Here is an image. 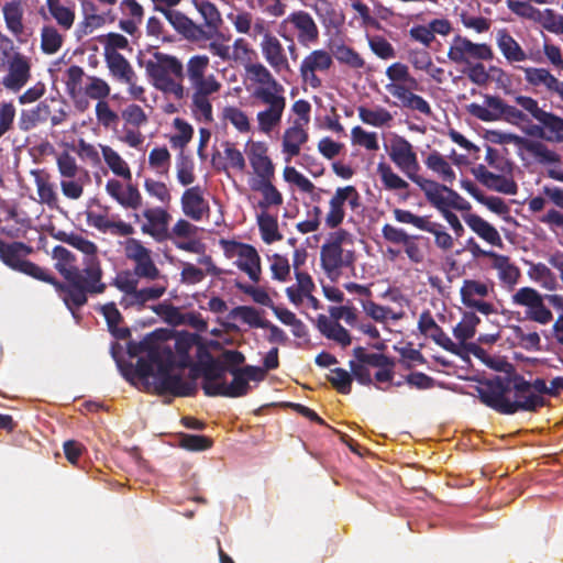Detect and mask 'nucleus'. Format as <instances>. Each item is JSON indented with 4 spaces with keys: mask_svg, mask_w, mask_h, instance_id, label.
I'll use <instances>...</instances> for the list:
<instances>
[{
    "mask_svg": "<svg viewBox=\"0 0 563 563\" xmlns=\"http://www.w3.org/2000/svg\"><path fill=\"white\" fill-rule=\"evenodd\" d=\"M475 390L483 405L500 415L536 412L545 406V399L531 393L529 380L519 374L484 379Z\"/></svg>",
    "mask_w": 563,
    "mask_h": 563,
    "instance_id": "nucleus-1",
    "label": "nucleus"
},
{
    "mask_svg": "<svg viewBox=\"0 0 563 563\" xmlns=\"http://www.w3.org/2000/svg\"><path fill=\"white\" fill-rule=\"evenodd\" d=\"M246 73L257 84L252 92L254 102L265 107L256 115L258 130L269 134L282 122L286 109L285 89L262 63L247 65Z\"/></svg>",
    "mask_w": 563,
    "mask_h": 563,
    "instance_id": "nucleus-2",
    "label": "nucleus"
},
{
    "mask_svg": "<svg viewBox=\"0 0 563 563\" xmlns=\"http://www.w3.org/2000/svg\"><path fill=\"white\" fill-rule=\"evenodd\" d=\"M52 257L55 260V269L65 282L60 296L69 310L79 309L88 301V296L103 294L107 285L103 282H92L76 263V256L62 245L53 249Z\"/></svg>",
    "mask_w": 563,
    "mask_h": 563,
    "instance_id": "nucleus-3",
    "label": "nucleus"
},
{
    "mask_svg": "<svg viewBox=\"0 0 563 563\" xmlns=\"http://www.w3.org/2000/svg\"><path fill=\"white\" fill-rule=\"evenodd\" d=\"M210 65V59L207 55L191 56L185 69L191 95V112L196 120L203 123H211L213 121V111L211 98L221 89V82L218 81L214 75H207Z\"/></svg>",
    "mask_w": 563,
    "mask_h": 563,
    "instance_id": "nucleus-4",
    "label": "nucleus"
},
{
    "mask_svg": "<svg viewBox=\"0 0 563 563\" xmlns=\"http://www.w3.org/2000/svg\"><path fill=\"white\" fill-rule=\"evenodd\" d=\"M154 360L161 363L159 373L154 375L152 382L153 390L155 394L172 395L174 397H192L197 394V378H203V364L205 358L197 363L190 361L189 379L184 380L180 374H173V364L175 363V354L172 351H166L161 354L152 355Z\"/></svg>",
    "mask_w": 563,
    "mask_h": 563,
    "instance_id": "nucleus-5",
    "label": "nucleus"
},
{
    "mask_svg": "<svg viewBox=\"0 0 563 563\" xmlns=\"http://www.w3.org/2000/svg\"><path fill=\"white\" fill-rule=\"evenodd\" d=\"M143 66L156 89L173 95L177 100L185 97V69L176 56L156 51Z\"/></svg>",
    "mask_w": 563,
    "mask_h": 563,
    "instance_id": "nucleus-6",
    "label": "nucleus"
},
{
    "mask_svg": "<svg viewBox=\"0 0 563 563\" xmlns=\"http://www.w3.org/2000/svg\"><path fill=\"white\" fill-rule=\"evenodd\" d=\"M515 101L540 123L532 126L531 134L549 142H563V118L540 108L532 97L517 96Z\"/></svg>",
    "mask_w": 563,
    "mask_h": 563,
    "instance_id": "nucleus-7",
    "label": "nucleus"
},
{
    "mask_svg": "<svg viewBox=\"0 0 563 563\" xmlns=\"http://www.w3.org/2000/svg\"><path fill=\"white\" fill-rule=\"evenodd\" d=\"M219 243L228 258L238 257L236 267L244 272L253 283L261 280V256L253 245L225 239H221Z\"/></svg>",
    "mask_w": 563,
    "mask_h": 563,
    "instance_id": "nucleus-8",
    "label": "nucleus"
},
{
    "mask_svg": "<svg viewBox=\"0 0 563 563\" xmlns=\"http://www.w3.org/2000/svg\"><path fill=\"white\" fill-rule=\"evenodd\" d=\"M154 333L146 335L143 340L129 341L128 342V354L131 357H135L142 353H146V357H140L135 365V374L144 380H147L150 377L154 379V375L159 373L161 363L152 355L161 354L166 351H172L169 346H159L154 341Z\"/></svg>",
    "mask_w": 563,
    "mask_h": 563,
    "instance_id": "nucleus-9",
    "label": "nucleus"
},
{
    "mask_svg": "<svg viewBox=\"0 0 563 563\" xmlns=\"http://www.w3.org/2000/svg\"><path fill=\"white\" fill-rule=\"evenodd\" d=\"M123 251L125 257L134 264L135 277L146 280H156L161 277V271L152 257V251L142 241L128 236L123 243Z\"/></svg>",
    "mask_w": 563,
    "mask_h": 563,
    "instance_id": "nucleus-10",
    "label": "nucleus"
},
{
    "mask_svg": "<svg viewBox=\"0 0 563 563\" xmlns=\"http://www.w3.org/2000/svg\"><path fill=\"white\" fill-rule=\"evenodd\" d=\"M382 235L391 244L402 245L405 254L412 264L423 263L426 252L422 242H424V246L428 249V238L419 234H408L404 229L394 227L389 223L383 225Z\"/></svg>",
    "mask_w": 563,
    "mask_h": 563,
    "instance_id": "nucleus-11",
    "label": "nucleus"
},
{
    "mask_svg": "<svg viewBox=\"0 0 563 563\" xmlns=\"http://www.w3.org/2000/svg\"><path fill=\"white\" fill-rule=\"evenodd\" d=\"M487 107L477 103L470 106V112L482 121H495L498 118H504L507 122L518 124L519 122L527 121V115L514 106L504 102L499 97H487Z\"/></svg>",
    "mask_w": 563,
    "mask_h": 563,
    "instance_id": "nucleus-12",
    "label": "nucleus"
},
{
    "mask_svg": "<svg viewBox=\"0 0 563 563\" xmlns=\"http://www.w3.org/2000/svg\"><path fill=\"white\" fill-rule=\"evenodd\" d=\"M389 157L391 162L413 183L418 181L420 164L412 144L404 136L396 135L390 141Z\"/></svg>",
    "mask_w": 563,
    "mask_h": 563,
    "instance_id": "nucleus-13",
    "label": "nucleus"
},
{
    "mask_svg": "<svg viewBox=\"0 0 563 563\" xmlns=\"http://www.w3.org/2000/svg\"><path fill=\"white\" fill-rule=\"evenodd\" d=\"M544 298L532 287H521L511 297L512 303L526 307V318L530 321L548 324L553 320L552 311L545 306Z\"/></svg>",
    "mask_w": 563,
    "mask_h": 563,
    "instance_id": "nucleus-14",
    "label": "nucleus"
},
{
    "mask_svg": "<svg viewBox=\"0 0 563 563\" xmlns=\"http://www.w3.org/2000/svg\"><path fill=\"white\" fill-rule=\"evenodd\" d=\"M141 217L145 219V222L141 225V232L143 234L150 235L157 243L170 239L168 227L172 216L165 208L147 207L142 211V214H133L134 222H140Z\"/></svg>",
    "mask_w": 563,
    "mask_h": 563,
    "instance_id": "nucleus-15",
    "label": "nucleus"
},
{
    "mask_svg": "<svg viewBox=\"0 0 563 563\" xmlns=\"http://www.w3.org/2000/svg\"><path fill=\"white\" fill-rule=\"evenodd\" d=\"M58 238L63 242L82 252L85 255L82 260L84 272L87 273L88 277H90L92 282H102L103 271L98 257L97 245L80 234L60 233Z\"/></svg>",
    "mask_w": 563,
    "mask_h": 563,
    "instance_id": "nucleus-16",
    "label": "nucleus"
},
{
    "mask_svg": "<svg viewBox=\"0 0 563 563\" xmlns=\"http://www.w3.org/2000/svg\"><path fill=\"white\" fill-rule=\"evenodd\" d=\"M493 51L485 43H473L467 37L455 35L450 45L448 57L455 64H468L473 60H490Z\"/></svg>",
    "mask_w": 563,
    "mask_h": 563,
    "instance_id": "nucleus-17",
    "label": "nucleus"
},
{
    "mask_svg": "<svg viewBox=\"0 0 563 563\" xmlns=\"http://www.w3.org/2000/svg\"><path fill=\"white\" fill-rule=\"evenodd\" d=\"M345 202L349 203L352 210L361 206V196L357 189L352 185L336 188L330 199L329 211L324 219L325 225L329 229H336L342 224L345 217Z\"/></svg>",
    "mask_w": 563,
    "mask_h": 563,
    "instance_id": "nucleus-18",
    "label": "nucleus"
},
{
    "mask_svg": "<svg viewBox=\"0 0 563 563\" xmlns=\"http://www.w3.org/2000/svg\"><path fill=\"white\" fill-rule=\"evenodd\" d=\"M355 253L343 249L322 245L320 250V263L327 277L336 282L342 275L344 268H353Z\"/></svg>",
    "mask_w": 563,
    "mask_h": 563,
    "instance_id": "nucleus-19",
    "label": "nucleus"
},
{
    "mask_svg": "<svg viewBox=\"0 0 563 563\" xmlns=\"http://www.w3.org/2000/svg\"><path fill=\"white\" fill-rule=\"evenodd\" d=\"M333 65L332 55L324 49H314L309 53L301 62L299 71L302 81L313 89L322 86V80L317 76V71H328Z\"/></svg>",
    "mask_w": 563,
    "mask_h": 563,
    "instance_id": "nucleus-20",
    "label": "nucleus"
},
{
    "mask_svg": "<svg viewBox=\"0 0 563 563\" xmlns=\"http://www.w3.org/2000/svg\"><path fill=\"white\" fill-rule=\"evenodd\" d=\"M386 90L397 99L395 102L396 106L408 109L411 111H417L426 117L432 115V109L429 102L419 95H416L413 91L418 90V87H411L409 84L405 85V82L398 84H387Z\"/></svg>",
    "mask_w": 563,
    "mask_h": 563,
    "instance_id": "nucleus-21",
    "label": "nucleus"
},
{
    "mask_svg": "<svg viewBox=\"0 0 563 563\" xmlns=\"http://www.w3.org/2000/svg\"><path fill=\"white\" fill-rule=\"evenodd\" d=\"M8 73L2 79L5 89L18 92L31 78V58L20 52H15L8 59Z\"/></svg>",
    "mask_w": 563,
    "mask_h": 563,
    "instance_id": "nucleus-22",
    "label": "nucleus"
},
{
    "mask_svg": "<svg viewBox=\"0 0 563 563\" xmlns=\"http://www.w3.org/2000/svg\"><path fill=\"white\" fill-rule=\"evenodd\" d=\"M229 367L218 358H214L209 352L205 353L203 364V380L201 388L206 396L218 397L219 394H209L212 390H221L225 382V373L229 372Z\"/></svg>",
    "mask_w": 563,
    "mask_h": 563,
    "instance_id": "nucleus-23",
    "label": "nucleus"
},
{
    "mask_svg": "<svg viewBox=\"0 0 563 563\" xmlns=\"http://www.w3.org/2000/svg\"><path fill=\"white\" fill-rule=\"evenodd\" d=\"M289 23L297 31V41L303 46L316 44L319 41V27L312 16L303 11L291 12L284 21Z\"/></svg>",
    "mask_w": 563,
    "mask_h": 563,
    "instance_id": "nucleus-24",
    "label": "nucleus"
},
{
    "mask_svg": "<svg viewBox=\"0 0 563 563\" xmlns=\"http://www.w3.org/2000/svg\"><path fill=\"white\" fill-rule=\"evenodd\" d=\"M106 191L124 209L137 210L143 205V197L139 188L130 181L123 185L118 179H109L106 184Z\"/></svg>",
    "mask_w": 563,
    "mask_h": 563,
    "instance_id": "nucleus-25",
    "label": "nucleus"
},
{
    "mask_svg": "<svg viewBox=\"0 0 563 563\" xmlns=\"http://www.w3.org/2000/svg\"><path fill=\"white\" fill-rule=\"evenodd\" d=\"M353 355L362 363L378 368L374 377L378 383H389L394 378L395 361L382 353H367L363 346L353 349Z\"/></svg>",
    "mask_w": 563,
    "mask_h": 563,
    "instance_id": "nucleus-26",
    "label": "nucleus"
},
{
    "mask_svg": "<svg viewBox=\"0 0 563 563\" xmlns=\"http://www.w3.org/2000/svg\"><path fill=\"white\" fill-rule=\"evenodd\" d=\"M418 329L421 334L431 339L435 344L445 351L460 355L459 346L445 334L442 328L434 321L431 312L424 310L421 312L418 321Z\"/></svg>",
    "mask_w": 563,
    "mask_h": 563,
    "instance_id": "nucleus-27",
    "label": "nucleus"
},
{
    "mask_svg": "<svg viewBox=\"0 0 563 563\" xmlns=\"http://www.w3.org/2000/svg\"><path fill=\"white\" fill-rule=\"evenodd\" d=\"M155 10L162 12L167 21L173 25V27L185 38L192 42H199L203 40L205 33L202 31V26L196 24L183 12L159 5H156Z\"/></svg>",
    "mask_w": 563,
    "mask_h": 563,
    "instance_id": "nucleus-28",
    "label": "nucleus"
},
{
    "mask_svg": "<svg viewBox=\"0 0 563 563\" xmlns=\"http://www.w3.org/2000/svg\"><path fill=\"white\" fill-rule=\"evenodd\" d=\"M195 8L203 19L202 31L205 33L202 41L213 38L223 23L220 11L217 5L209 0H194Z\"/></svg>",
    "mask_w": 563,
    "mask_h": 563,
    "instance_id": "nucleus-29",
    "label": "nucleus"
},
{
    "mask_svg": "<svg viewBox=\"0 0 563 563\" xmlns=\"http://www.w3.org/2000/svg\"><path fill=\"white\" fill-rule=\"evenodd\" d=\"M181 208L184 213L195 221H200L210 208L208 201L202 196V189L194 186L185 190L181 196Z\"/></svg>",
    "mask_w": 563,
    "mask_h": 563,
    "instance_id": "nucleus-30",
    "label": "nucleus"
},
{
    "mask_svg": "<svg viewBox=\"0 0 563 563\" xmlns=\"http://www.w3.org/2000/svg\"><path fill=\"white\" fill-rule=\"evenodd\" d=\"M260 47L265 60L276 73L289 70L284 46L275 35L262 40Z\"/></svg>",
    "mask_w": 563,
    "mask_h": 563,
    "instance_id": "nucleus-31",
    "label": "nucleus"
},
{
    "mask_svg": "<svg viewBox=\"0 0 563 563\" xmlns=\"http://www.w3.org/2000/svg\"><path fill=\"white\" fill-rule=\"evenodd\" d=\"M250 164L256 177L253 180H264L275 178V166L267 155V147L262 143H256L250 152Z\"/></svg>",
    "mask_w": 563,
    "mask_h": 563,
    "instance_id": "nucleus-32",
    "label": "nucleus"
},
{
    "mask_svg": "<svg viewBox=\"0 0 563 563\" xmlns=\"http://www.w3.org/2000/svg\"><path fill=\"white\" fill-rule=\"evenodd\" d=\"M2 15L8 31L20 42L24 34V9L20 0L8 1L2 5Z\"/></svg>",
    "mask_w": 563,
    "mask_h": 563,
    "instance_id": "nucleus-33",
    "label": "nucleus"
},
{
    "mask_svg": "<svg viewBox=\"0 0 563 563\" xmlns=\"http://www.w3.org/2000/svg\"><path fill=\"white\" fill-rule=\"evenodd\" d=\"M463 219L468 228L482 240L494 246L503 247L500 234L493 224L475 213L464 214Z\"/></svg>",
    "mask_w": 563,
    "mask_h": 563,
    "instance_id": "nucleus-34",
    "label": "nucleus"
},
{
    "mask_svg": "<svg viewBox=\"0 0 563 563\" xmlns=\"http://www.w3.org/2000/svg\"><path fill=\"white\" fill-rule=\"evenodd\" d=\"M88 222L100 232H111L118 236H130L135 232L134 227L123 220H111L106 214L88 213Z\"/></svg>",
    "mask_w": 563,
    "mask_h": 563,
    "instance_id": "nucleus-35",
    "label": "nucleus"
},
{
    "mask_svg": "<svg viewBox=\"0 0 563 563\" xmlns=\"http://www.w3.org/2000/svg\"><path fill=\"white\" fill-rule=\"evenodd\" d=\"M31 252V246L23 242L0 243V260L3 264L16 272H20L22 264L26 262L23 257Z\"/></svg>",
    "mask_w": 563,
    "mask_h": 563,
    "instance_id": "nucleus-36",
    "label": "nucleus"
},
{
    "mask_svg": "<svg viewBox=\"0 0 563 563\" xmlns=\"http://www.w3.org/2000/svg\"><path fill=\"white\" fill-rule=\"evenodd\" d=\"M274 179L275 178L251 180L250 183L251 189L262 195V199L258 201V207L262 210H267L271 207H279L284 202L282 192L273 184Z\"/></svg>",
    "mask_w": 563,
    "mask_h": 563,
    "instance_id": "nucleus-37",
    "label": "nucleus"
},
{
    "mask_svg": "<svg viewBox=\"0 0 563 563\" xmlns=\"http://www.w3.org/2000/svg\"><path fill=\"white\" fill-rule=\"evenodd\" d=\"M308 139V132L298 122H295L285 130L282 145L283 153L288 156L287 162H289L291 157L299 155L301 145L305 144Z\"/></svg>",
    "mask_w": 563,
    "mask_h": 563,
    "instance_id": "nucleus-38",
    "label": "nucleus"
},
{
    "mask_svg": "<svg viewBox=\"0 0 563 563\" xmlns=\"http://www.w3.org/2000/svg\"><path fill=\"white\" fill-rule=\"evenodd\" d=\"M317 327L329 340H333L343 347H346L351 344L352 338L350 332L339 322L332 321L324 314H319L317 318Z\"/></svg>",
    "mask_w": 563,
    "mask_h": 563,
    "instance_id": "nucleus-39",
    "label": "nucleus"
},
{
    "mask_svg": "<svg viewBox=\"0 0 563 563\" xmlns=\"http://www.w3.org/2000/svg\"><path fill=\"white\" fill-rule=\"evenodd\" d=\"M49 117L51 106L47 100H43L32 109L22 110L19 118V129L29 132L37 124L46 122Z\"/></svg>",
    "mask_w": 563,
    "mask_h": 563,
    "instance_id": "nucleus-40",
    "label": "nucleus"
},
{
    "mask_svg": "<svg viewBox=\"0 0 563 563\" xmlns=\"http://www.w3.org/2000/svg\"><path fill=\"white\" fill-rule=\"evenodd\" d=\"M415 184H417L424 192V196L431 206L440 212L445 210L446 195L449 194L450 187L423 177Z\"/></svg>",
    "mask_w": 563,
    "mask_h": 563,
    "instance_id": "nucleus-41",
    "label": "nucleus"
},
{
    "mask_svg": "<svg viewBox=\"0 0 563 563\" xmlns=\"http://www.w3.org/2000/svg\"><path fill=\"white\" fill-rule=\"evenodd\" d=\"M497 45L509 64L525 62L528 58L520 44L506 30L498 31Z\"/></svg>",
    "mask_w": 563,
    "mask_h": 563,
    "instance_id": "nucleus-42",
    "label": "nucleus"
},
{
    "mask_svg": "<svg viewBox=\"0 0 563 563\" xmlns=\"http://www.w3.org/2000/svg\"><path fill=\"white\" fill-rule=\"evenodd\" d=\"M104 58L110 75L119 82H130L132 78H136L133 67L122 54H106Z\"/></svg>",
    "mask_w": 563,
    "mask_h": 563,
    "instance_id": "nucleus-43",
    "label": "nucleus"
},
{
    "mask_svg": "<svg viewBox=\"0 0 563 563\" xmlns=\"http://www.w3.org/2000/svg\"><path fill=\"white\" fill-rule=\"evenodd\" d=\"M102 316L107 321L110 333L118 340H126L131 335L128 327H120L123 317L114 302H108L100 308Z\"/></svg>",
    "mask_w": 563,
    "mask_h": 563,
    "instance_id": "nucleus-44",
    "label": "nucleus"
},
{
    "mask_svg": "<svg viewBox=\"0 0 563 563\" xmlns=\"http://www.w3.org/2000/svg\"><path fill=\"white\" fill-rule=\"evenodd\" d=\"M492 267L498 272L499 279L509 287L515 286L521 276L519 267L507 255L496 253L492 260Z\"/></svg>",
    "mask_w": 563,
    "mask_h": 563,
    "instance_id": "nucleus-45",
    "label": "nucleus"
},
{
    "mask_svg": "<svg viewBox=\"0 0 563 563\" xmlns=\"http://www.w3.org/2000/svg\"><path fill=\"white\" fill-rule=\"evenodd\" d=\"M331 52L339 64L351 69H363L366 65L361 54L344 43L333 45Z\"/></svg>",
    "mask_w": 563,
    "mask_h": 563,
    "instance_id": "nucleus-46",
    "label": "nucleus"
},
{
    "mask_svg": "<svg viewBox=\"0 0 563 563\" xmlns=\"http://www.w3.org/2000/svg\"><path fill=\"white\" fill-rule=\"evenodd\" d=\"M229 373L233 376L232 382L228 385L225 382L221 390H212L209 394H219L221 397L238 398L245 396L250 390V384L239 368H230Z\"/></svg>",
    "mask_w": 563,
    "mask_h": 563,
    "instance_id": "nucleus-47",
    "label": "nucleus"
},
{
    "mask_svg": "<svg viewBox=\"0 0 563 563\" xmlns=\"http://www.w3.org/2000/svg\"><path fill=\"white\" fill-rule=\"evenodd\" d=\"M101 152L103 159L111 172L114 175L122 177L124 180L131 181L132 173L126 162L112 147L108 145H102Z\"/></svg>",
    "mask_w": 563,
    "mask_h": 563,
    "instance_id": "nucleus-48",
    "label": "nucleus"
},
{
    "mask_svg": "<svg viewBox=\"0 0 563 563\" xmlns=\"http://www.w3.org/2000/svg\"><path fill=\"white\" fill-rule=\"evenodd\" d=\"M523 147L542 165L558 164L561 162V156L540 141L526 140Z\"/></svg>",
    "mask_w": 563,
    "mask_h": 563,
    "instance_id": "nucleus-49",
    "label": "nucleus"
},
{
    "mask_svg": "<svg viewBox=\"0 0 563 563\" xmlns=\"http://www.w3.org/2000/svg\"><path fill=\"white\" fill-rule=\"evenodd\" d=\"M20 273H23L40 282H44L52 285L59 295L60 290L64 289V283L59 282L54 275H52V273L48 269L41 267L29 260H26V262L22 264Z\"/></svg>",
    "mask_w": 563,
    "mask_h": 563,
    "instance_id": "nucleus-50",
    "label": "nucleus"
},
{
    "mask_svg": "<svg viewBox=\"0 0 563 563\" xmlns=\"http://www.w3.org/2000/svg\"><path fill=\"white\" fill-rule=\"evenodd\" d=\"M257 224L261 238L265 243L271 244L283 239V235L278 231L277 218L267 213L265 210L257 216Z\"/></svg>",
    "mask_w": 563,
    "mask_h": 563,
    "instance_id": "nucleus-51",
    "label": "nucleus"
},
{
    "mask_svg": "<svg viewBox=\"0 0 563 563\" xmlns=\"http://www.w3.org/2000/svg\"><path fill=\"white\" fill-rule=\"evenodd\" d=\"M47 9L57 24L64 30H70L75 22V11L65 7L60 0H46Z\"/></svg>",
    "mask_w": 563,
    "mask_h": 563,
    "instance_id": "nucleus-52",
    "label": "nucleus"
},
{
    "mask_svg": "<svg viewBox=\"0 0 563 563\" xmlns=\"http://www.w3.org/2000/svg\"><path fill=\"white\" fill-rule=\"evenodd\" d=\"M64 36L53 25L41 29V49L46 55L56 54L63 46Z\"/></svg>",
    "mask_w": 563,
    "mask_h": 563,
    "instance_id": "nucleus-53",
    "label": "nucleus"
},
{
    "mask_svg": "<svg viewBox=\"0 0 563 563\" xmlns=\"http://www.w3.org/2000/svg\"><path fill=\"white\" fill-rule=\"evenodd\" d=\"M357 112L358 118L363 123L377 128L388 125L393 120L391 113L382 107H377L376 109H368L361 106L357 108Z\"/></svg>",
    "mask_w": 563,
    "mask_h": 563,
    "instance_id": "nucleus-54",
    "label": "nucleus"
},
{
    "mask_svg": "<svg viewBox=\"0 0 563 563\" xmlns=\"http://www.w3.org/2000/svg\"><path fill=\"white\" fill-rule=\"evenodd\" d=\"M377 173L386 190H406L409 187V184L405 179H402L398 174H396L393 170V168L385 162L378 163Z\"/></svg>",
    "mask_w": 563,
    "mask_h": 563,
    "instance_id": "nucleus-55",
    "label": "nucleus"
},
{
    "mask_svg": "<svg viewBox=\"0 0 563 563\" xmlns=\"http://www.w3.org/2000/svg\"><path fill=\"white\" fill-rule=\"evenodd\" d=\"M517 68L522 69L525 71V79L526 81L533 86H544L547 90L550 92L552 89V86L555 84L556 77L553 76L548 69L545 68H536V67H521L517 66Z\"/></svg>",
    "mask_w": 563,
    "mask_h": 563,
    "instance_id": "nucleus-56",
    "label": "nucleus"
},
{
    "mask_svg": "<svg viewBox=\"0 0 563 563\" xmlns=\"http://www.w3.org/2000/svg\"><path fill=\"white\" fill-rule=\"evenodd\" d=\"M488 286L475 279H465L460 294L464 306L470 307L472 302L478 301L475 297L484 298L488 296Z\"/></svg>",
    "mask_w": 563,
    "mask_h": 563,
    "instance_id": "nucleus-57",
    "label": "nucleus"
},
{
    "mask_svg": "<svg viewBox=\"0 0 563 563\" xmlns=\"http://www.w3.org/2000/svg\"><path fill=\"white\" fill-rule=\"evenodd\" d=\"M426 166L450 184L455 179V173L446 159L438 152H431L424 161Z\"/></svg>",
    "mask_w": 563,
    "mask_h": 563,
    "instance_id": "nucleus-58",
    "label": "nucleus"
},
{
    "mask_svg": "<svg viewBox=\"0 0 563 563\" xmlns=\"http://www.w3.org/2000/svg\"><path fill=\"white\" fill-rule=\"evenodd\" d=\"M481 319L475 312H464L462 320L454 327L453 334L461 342L464 343L475 335L476 327Z\"/></svg>",
    "mask_w": 563,
    "mask_h": 563,
    "instance_id": "nucleus-59",
    "label": "nucleus"
},
{
    "mask_svg": "<svg viewBox=\"0 0 563 563\" xmlns=\"http://www.w3.org/2000/svg\"><path fill=\"white\" fill-rule=\"evenodd\" d=\"M231 316L233 318H239L243 323L250 325L251 328H264L267 325L265 322L266 319L261 317V312L252 307V306H238L232 309Z\"/></svg>",
    "mask_w": 563,
    "mask_h": 563,
    "instance_id": "nucleus-60",
    "label": "nucleus"
},
{
    "mask_svg": "<svg viewBox=\"0 0 563 563\" xmlns=\"http://www.w3.org/2000/svg\"><path fill=\"white\" fill-rule=\"evenodd\" d=\"M35 174V185L37 189V195L40 197V201L42 203L47 205L51 208L57 206L58 198L55 191L54 185L49 183L48 176H42L40 172Z\"/></svg>",
    "mask_w": 563,
    "mask_h": 563,
    "instance_id": "nucleus-61",
    "label": "nucleus"
},
{
    "mask_svg": "<svg viewBox=\"0 0 563 563\" xmlns=\"http://www.w3.org/2000/svg\"><path fill=\"white\" fill-rule=\"evenodd\" d=\"M424 231L433 234L434 244L441 251L448 252L454 246V240L452 235L444 230V227L441 223L430 220Z\"/></svg>",
    "mask_w": 563,
    "mask_h": 563,
    "instance_id": "nucleus-62",
    "label": "nucleus"
},
{
    "mask_svg": "<svg viewBox=\"0 0 563 563\" xmlns=\"http://www.w3.org/2000/svg\"><path fill=\"white\" fill-rule=\"evenodd\" d=\"M386 76L391 81L390 84L405 82L411 87H418V80L409 74L408 66L402 63H394L386 69Z\"/></svg>",
    "mask_w": 563,
    "mask_h": 563,
    "instance_id": "nucleus-63",
    "label": "nucleus"
},
{
    "mask_svg": "<svg viewBox=\"0 0 563 563\" xmlns=\"http://www.w3.org/2000/svg\"><path fill=\"white\" fill-rule=\"evenodd\" d=\"M331 374L328 380L331 383L332 387L342 395H349L352 390V373H349L344 368L336 367L331 369Z\"/></svg>",
    "mask_w": 563,
    "mask_h": 563,
    "instance_id": "nucleus-64",
    "label": "nucleus"
}]
</instances>
